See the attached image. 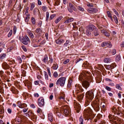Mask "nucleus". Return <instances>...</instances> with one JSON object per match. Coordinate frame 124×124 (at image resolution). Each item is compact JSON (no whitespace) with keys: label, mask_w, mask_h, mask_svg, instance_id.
<instances>
[{"label":"nucleus","mask_w":124,"mask_h":124,"mask_svg":"<svg viewBox=\"0 0 124 124\" xmlns=\"http://www.w3.org/2000/svg\"><path fill=\"white\" fill-rule=\"evenodd\" d=\"M84 115L87 118V119L88 120L89 119L91 120L95 116L93 111L90 109H85L84 111Z\"/></svg>","instance_id":"1"},{"label":"nucleus","mask_w":124,"mask_h":124,"mask_svg":"<svg viewBox=\"0 0 124 124\" xmlns=\"http://www.w3.org/2000/svg\"><path fill=\"white\" fill-rule=\"evenodd\" d=\"M61 110L66 116H70L71 114L70 108L68 106L66 105L61 107Z\"/></svg>","instance_id":"2"},{"label":"nucleus","mask_w":124,"mask_h":124,"mask_svg":"<svg viewBox=\"0 0 124 124\" xmlns=\"http://www.w3.org/2000/svg\"><path fill=\"white\" fill-rule=\"evenodd\" d=\"M96 28L93 25H90L87 26L85 33L88 36H89L91 35V32L96 29Z\"/></svg>","instance_id":"3"},{"label":"nucleus","mask_w":124,"mask_h":124,"mask_svg":"<svg viewBox=\"0 0 124 124\" xmlns=\"http://www.w3.org/2000/svg\"><path fill=\"white\" fill-rule=\"evenodd\" d=\"M86 100L91 101L94 98V94L92 90L88 91L86 93Z\"/></svg>","instance_id":"4"},{"label":"nucleus","mask_w":124,"mask_h":124,"mask_svg":"<svg viewBox=\"0 0 124 124\" xmlns=\"http://www.w3.org/2000/svg\"><path fill=\"white\" fill-rule=\"evenodd\" d=\"M19 39L25 45H27L30 42L29 37L27 35H25L24 37L23 36L19 37Z\"/></svg>","instance_id":"5"},{"label":"nucleus","mask_w":124,"mask_h":124,"mask_svg":"<svg viewBox=\"0 0 124 124\" xmlns=\"http://www.w3.org/2000/svg\"><path fill=\"white\" fill-rule=\"evenodd\" d=\"M66 78L65 77H62L59 78L57 81L56 84L57 85H59L61 86H64L65 85Z\"/></svg>","instance_id":"6"},{"label":"nucleus","mask_w":124,"mask_h":124,"mask_svg":"<svg viewBox=\"0 0 124 124\" xmlns=\"http://www.w3.org/2000/svg\"><path fill=\"white\" fill-rule=\"evenodd\" d=\"M74 108L75 110H76L77 113H78L81 109V106L80 104L75 100H74Z\"/></svg>","instance_id":"7"},{"label":"nucleus","mask_w":124,"mask_h":124,"mask_svg":"<svg viewBox=\"0 0 124 124\" xmlns=\"http://www.w3.org/2000/svg\"><path fill=\"white\" fill-rule=\"evenodd\" d=\"M75 93H78L79 92H82L84 91L81 85L79 84H77L75 85Z\"/></svg>","instance_id":"8"},{"label":"nucleus","mask_w":124,"mask_h":124,"mask_svg":"<svg viewBox=\"0 0 124 124\" xmlns=\"http://www.w3.org/2000/svg\"><path fill=\"white\" fill-rule=\"evenodd\" d=\"M66 20L64 22L65 24H70L74 20V18L71 17H69L67 16L65 18Z\"/></svg>","instance_id":"9"},{"label":"nucleus","mask_w":124,"mask_h":124,"mask_svg":"<svg viewBox=\"0 0 124 124\" xmlns=\"http://www.w3.org/2000/svg\"><path fill=\"white\" fill-rule=\"evenodd\" d=\"M44 104V99L42 97H40L38 100V104L39 106L40 107H42Z\"/></svg>","instance_id":"10"},{"label":"nucleus","mask_w":124,"mask_h":124,"mask_svg":"<svg viewBox=\"0 0 124 124\" xmlns=\"http://www.w3.org/2000/svg\"><path fill=\"white\" fill-rule=\"evenodd\" d=\"M116 66V65L115 63L114 62L112 63L110 65H107L106 67V69L108 70H110L114 68Z\"/></svg>","instance_id":"11"},{"label":"nucleus","mask_w":124,"mask_h":124,"mask_svg":"<svg viewBox=\"0 0 124 124\" xmlns=\"http://www.w3.org/2000/svg\"><path fill=\"white\" fill-rule=\"evenodd\" d=\"M24 82L25 85L26 86H27L29 89H31L32 84L31 82L27 80L24 81Z\"/></svg>","instance_id":"12"},{"label":"nucleus","mask_w":124,"mask_h":124,"mask_svg":"<svg viewBox=\"0 0 124 124\" xmlns=\"http://www.w3.org/2000/svg\"><path fill=\"white\" fill-rule=\"evenodd\" d=\"M82 85L84 87L85 89H87L89 86L90 84L89 82L87 81L84 80L82 82Z\"/></svg>","instance_id":"13"},{"label":"nucleus","mask_w":124,"mask_h":124,"mask_svg":"<svg viewBox=\"0 0 124 124\" xmlns=\"http://www.w3.org/2000/svg\"><path fill=\"white\" fill-rule=\"evenodd\" d=\"M55 42L56 44L59 45L61 44L64 42V40L61 37L58 38L57 39L55 40Z\"/></svg>","instance_id":"14"},{"label":"nucleus","mask_w":124,"mask_h":124,"mask_svg":"<svg viewBox=\"0 0 124 124\" xmlns=\"http://www.w3.org/2000/svg\"><path fill=\"white\" fill-rule=\"evenodd\" d=\"M17 106L20 108H23L27 107V105L24 103L22 104L21 102L18 101L17 102Z\"/></svg>","instance_id":"15"},{"label":"nucleus","mask_w":124,"mask_h":124,"mask_svg":"<svg viewBox=\"0 0 124 124\" xmlns=\"http://www.w3.org/2000/svg\"><path fill=\"white\" fill-rule=\"evenodd\" d=\"M100 105L99 104L97 103L95 104L93 108L97 112L100 109Z\"/></svg>","instance_id":"16"},{"label":"nucleus","mask_w":124,"mask_h":124,"mask_svg":"<svg viewBox=\"0 0 124 124\" xmlns=\"http://www.w3.org/2000/svg\"><path fill=\"white\" fill-rule=\"evenodd\" d=\"M97 11V9L94 8H89L88 10V11L89 13H96Z\"/></svg>","instance_id":"17"},{"label":"nucleus","mask_w":124,"mask_h":124,"mask_svg":"<svg viewBox=\"0 0 124 124\" xmlns=\"http://www.w3.org/2000/svg\"><path fill=\"white\" fill-rule=\"evenodd\" d=\"M44 75L45 77L46 80L47 81V82H50L51 81V78H48V76L47 72L44 71Z\"/></svg>","instance_id":"18"},{"label":"nucleus","mask_w":124,"mask_h":124,"mask_svg":"<svg viewBox=\"0 0 124 124\" xmlns=\"http://www.w3.org/2000/svg\"><path fill=\"white\" fill-rule=\"evenodd\" d=\"M2 66L3 69L5 70H7L9 69V66L7 63L5 62L2 63Z\"/></svg>","instance_id":"19"},{"label":"nucleus","mask_w":124,"mask_h":124,"mask_svg":"<svg viewBox=\"0 0 124 124\" xmlns=\"http://www.w3.org/2000/svg\"><path fill=\"white\" fill-rule=\"evenodd\" d=\"M101 32L104 34V35L107 37H109L110 36L109 34L106 31L104 30H101Z\"/></svg>","instance_id":"20"},{"label":"nucleus","mask_w":124,"mask_h":124,"mask_svg":"<svg viewBox=\"0 0 124 124\" xmlns=\"http://www.w3.org/2000/svg\"><path fill=\"white\" fill-rule=\"evenodd\" d=\"M85 75L84 74H80L79 76V80L82 81L85 80Z\"/></svg>","instance_id":"21"},{"label":"nucleus","mask_w":124,"mask_h":124,"mask_svg":"<svg viewBox=\"0 0 124 124\" xmlns=\"http://www.w3.org/2000/svg\"><path fill=\"white\" fill-rule=\"evenodd\" d=\"M84 95L82 94L80 95H78L77 96L78 101H80V102L82 101V100L83 98Z\"/></svg>","instance_id":"22"},{"label":"nucleus","mask_w":124,"mask_h":124,"mask_svg":"<svg viewBox=\"0 0 124 124\" xmlns=\"http://www.w3.org/2000/svg\"><path fill=\"white\" fill-rule=\"evenodd\" d=\"M53 116L52 113H50L48 114V119L50 122H52L53 120Z\"/></svg>","instance_id":"23"},{"label":"nucleus","mask_w":124,"mask_h":124,"mask_svg":"<svg viewBox=\"0 0 124 124\" xmlns=\"http://www.w3.org/2000/svg\"><path fill=\"white\" fill-rule=\"evenodd\" d=\"M72 80L71 78L70 79L68 80V84H67V87L68 88H70L71 85Z\"/></svg>","instance_id":"24"},{"label":"nucleus","mask_w":124,"mask_h":124,"mask_svg":"<svg viewBox=\"0 0 124 124\" xmlns=\"http://www.w3.org/2000/svg\"><path fill=\"white\" fill-rule=\"evenodd\" d=\"M35 31L37 34L39 35H40L42 32L41 29L39 28H37L36 30Z\"/></svg>","instance_id":"25"},{"label":"nucleus","mask_w":124,"mask_h":124,"mask_svg":"<svg viewBox=\"0 0 124 124\" xmlns=\"http://www.w3.org/2000/svg\"><path fill=\"white\" fill-rule=\"evenodd\" d=\"M26 16L25 17V21L26 22H28L30 19V15L29 14H27L25 15Z\"/></svg>","instance_id":"26"},{"label":"nucleus","mask_w":124,"mask_h":124,"mask_svg":"<svg viewBox=\"0 0 124 124\" xmlns=\"http://www.w3.org/2000/svg\"><path fill=\"white\" fill-rule=\"evenodd\" d=\"M84 118L82 116H81L79 119V124H83Z\"/></svg>","instance_id":"27"},{"label":"nucleus","mask_w":124,"mask_h":124,"mask_svg":"<svg viewBox=\"0 0 124 124\" xmlns=\"http://www.w3.org/2000/svg\"><path fill=\"white\" fill-rule=\"evenodd\" d=\"M111 61V60L110 59L108 58H106L104 60V61L105 63H109Z\"/></svg>","instance_id":"28"},{"label":"nucleus","mask_w":124,"mask_h":124,"mask_svg":"<svg viewBox=\"0 0 124 124\" xmlns=\"http://www.w3.org/2000/svg\"><path fill=\"white\" fill-rule=\"evenodd\" d=\"M49 14L48 12H47L46 14V21L48 22L49 18Z\"/></svg>","instance_id":"29"},{"label":"nucleus","mask_w":124,"mask_h":124,"mask_svg":"<svg viewBox=\"0 0 124 124\" xmlns=\"http://www.w3.org/2000/svg\"><path fill=\"white\" fill-rule=\"evenodd\" d=\"M17 117L18 118V119H17V120H16V123H17L18 124H20L21 122V118L19 117H16V118H17Z\"/></svg>","instance_id":"30"},{"label":"nucleus","mask_w":124,"mask_h":124,"mask_svg":"<svg viewBox=\"0 0 124 124\" xmlns=\"http://www.w3.org/2000/svg\"><path fill=\"white\" fill-rule=\"evenodd\" d=\"M48 58L46 55H45L44 57V59L42 60L43 62L45 63L47 61Z\"/></svg>","instance_id":"31"},{"label":"nucleus","mask_w":124,"mask_h":124,"mask_svg":"<svg viewBox=\"0 0 124 124\" xmlns=\"http://www.w3.org/2000/svg\"><path fill=\"white\" fill-rule=\"evenodd\" d=\"M95 29V30H94L93 33L95 36H97L99 35V33L98 30L96 29Z\"/></svg>","instance_id":"32"},{"label":"nucleus","mask_w":124,"mask_h":124,"mask_svg":"<svg viewBox=\"0 0 124 124\" xmlns=\"http://www.w3.org/2000/svg\"><path fill=\"white\" fill-rule=\"evenodd\" d=\"M107 14L108 17L110 18L112 21H113V20L112 17L111 15L110 12L108 11H107Z\"/></svg>","instance_id":"33"},{"label":"nucleus","mask_w":124,"mask_h":124,"mask_svg":"<svg viewBox=\"0 0 124 124\" xmlns=\"http://www.w3.org/2000/svg\"><path fill=\"white\" fill-rule=\"evenodd\" d=\"M69 6L68 7L72 8L74 10H76V8L74 7V6L71 3H69Z\"/></svg>","instance_id":"34"},{"label":"nucleus","mask_w":124,"mask_h":124,"mask_svg":"<svg viewBox=\"0 0 124 124\" xmlns=\"http://www.w3.org/2000/svg\"><path fill=\"white\" fill-rule=\"evenodd\" d=\"M58 66L56 63L54 64L52 67L54 70H56L58 67Z\"/></svg>","instance_id":"35"},{"label":"nucleus","mask_w":124,"mask_h":124,"mask_svg":"<svg viewBox=\"0 0 124 124\" xmlns=\"http://www.w3.org/2000/svg\"><path fill=\"white\" fill-rule=\"evenodd\" d=\"M6 54H2L0 55V59H4L6 56Z\"/></svg>","instance_id":"36"},{"label":"nucleus","mask_w":124,"mask_h":124,"mask_svg":"<svg viewBox=\"0 0 124 124\" xmlns=\"http://www.w3.org/2000/svg\"><path fill=\"white\" fill-rule=\"evenodd\" d=\"M69 40H67L65 43H64V44L63 46L64 48H65L66 47L68 46V45L69 44Z\"/></svg>","instance_id":"37"},{"label":"nucleus","mask_w":124,"mask_h":124,"mask_svg":"<svg viewBox=\"0 0 124 124\" xmlns=\"http://www.w3.org/2000/svg\"><path fill=\"white\" fill-rule=\"evenodd\" d=\"M61 19V17H59L57 18V19L55 20V22L56 23H58Z\"/></svg>","instance_id":"38"},{"label":"nucleus","mask_w":124,"mask_h":124,"mask_svg":"<svg viewBox=\"0 0 124 124\" xmlns=\"http://www.w3.org/2000/svg\"><path fill=\"white\" fill-rule=\"evenodd\" d=\"M121 59V57L120 55H117L116 58V60L118 61L120 60Z\"/></svg>","instance_id":"39"},{"label":"nucleus","mask_w":124,"mask_h":124,"mask_svg":"<svg viewBox=\"0 0 124 124\" xmlns=\"http://www.w3.org/2000/svg\"><path fill=\"white\" fill-rule=\"evenodd\" d=\"M55 16L56 15L55 14L51 15L49 17V20H51L53 19Z\"/></svg>","instance_id":"40"},{"label":"nucleus","mask_w":124,"mask_h":124,"mask_svg":"<svg viewBox=\"0 0 124 124\" xmlns=\"http://www.w3.org/2000/svg\"><path fill=\"white\" fill-rule=\"evenodd\" d=\"M31 21L32 24L33 25H34L35 23V20L33 17H32L31 18Z\"/></svg>","instance_id":"41"},{"label":"nucleus","mask_w":124,"mask_h":124,"mask_svg":"<svg viewBox=\"0 0 124 124\" xmlns=\"http://www.w3.org/2000/svg\"><path fill=\"white\" fill-rule=\"evenodd\" d=\"M114 19L116 23L117 24H118V20L116 16H114Z\"/></svg>","instance_id":"42"},{"label":"nucleus","mask_w":124,"mask_h":124,"mask_svg":"<svg viewBox=\"0 0 124 124\" xmlns=\"http://www.w3.org/2000/svg\"><path fill=\"white\" fill-rule=\"evenodd\" d=\"M112 111L116 113V112H117V109L115 107H113L112 108Z\"/></svg>","instance_id":"43"},{"label":"nucleus","mask_w":124,"mask_h":124,"mask_svg":"<svg viewBox=\"0 0 124 124\" xmlns=\"http://www.w3.org/2000/svg\"><path fill=\"white\" fill-rule=\"evenodd\" d=\"M47 8L45 6H43L42 7V10L44 12L47 11Z\"/></svg>","instance_id":"44"},{"label":"nucleus","mask_w":124,"mask_h":124,"mask_svg":"<svg viewBox=\"0 0 124 124\" xmlns=\"http://www.w3.org/2000/svg\"><path fill=\"white\" fill-rule=\"evenodd\" d=\"M60 0H56L55 1V6H58L60 4Z\"/></svg>","instance_id":"45"},{"label":"nucleus","mask_w":124,"mask_h":124,"mask_svg":"<svg viewBox=\"0 0 124 124\" xmlns=\"http://www.w3.org/2000/svg\"><path fill=\"white\" fill-rule=\"evenodd\" d=\"M12 32L13 31L12 30H11L10 31L9 33L8 34V37H9L11 36L12 33Z\"/></svg>","instance_id":"46"},{"label":"nucleus","mask_w":124,"mask_h":124,"mask_svg":"<svg viewBox=\"0 0 124 124\" xmlns=\"http://www.w3.org/2000/svg\"><path fill=\"white\" fill-rule=\"evenodd\" d=\"M112 45L110 42L109 43H107L106 46L109 48H111L112 47Z\"/></svg>","instance_id":"47"},{"label":"nucleus","mask_w":124,"mask_h":124,"mask_svg":"<svg viewBox=\"0 0 124 124\" xmlns=\"http://www.w3.org/2000/svg\"><path fill=\"white\" fill-rule=\"evenodd\" d=\"M102 115L100 114H98L97 116L96 117L98 119H100L102 117Z\"/></svg>","instance_id":"48"},{"label":"nucleus","mask_w":124,"mask_h":124,"mask_svg":"<svg viewBox=\"0 0 124 124\" xmlns=\"http://www.w3.org/2000/svg\"><path fill=\"white\" fill-rule=\"evenodd\" d=\"M93 4L92 3H90L89 2H88L87 4V5L88 7H93Z\"/></svg>","instance_id":"49"},{"label":"nucleus","mask_w":124,"mask_h":124,"mask_svg":"<svg viewBox=\"0 0 124 124\" xmlns=\"http://www.w3.org/2000/svg\"><path fill=\"white\" fill-rule=\"evenodd\" d=\"M116 87L117 89L121 90L122 89L120 87V85L118 84H117L116 85Z\"/></svg>","instance_id":"50"},{"label":"nucleus","mask_w":124,"mask_h":124,"mask_svg":"<svg viewBox=\"0 0 124 124\" xmlns=\"http://www.w3.org/2000/svg\"><path fill=\"white\" fill-rule=\"evenodd\" d=\"M87 101H86L85 103V106H87L89 104V103L90 102V101L89 100H86Z\"/></svg>","instance_id":"51"},{"label":"nucleus","mask_w":124,"mask_h":124,"mask_svg":"<svg viewBox=\"0 0 124 124\" xmlns=\"http://www.w3.org/2000/svg\"><path fill=\"white\" fill-rule=\"evenodd\" d=\"M70 61V60L69 59H67L63 62V63L64 64H66L68 63Z\"/></svg>","instance_id":"52"},{"label":"nucleus","mask_w":124,"mask_h":124,"mask_svg":"<svg viewBox=\"0 0 124 124\" xmlns=\"http://www.w3.org/2000/svg\"><path fill=\"white\" fill-rule=\"evenodd\" d=\"M119 107H117V112L116 113L117 115H119L121 113V110L120 109H119Z\"/></svg>","instance_id":"53"},{"label":"nucleus","mask_w":124,"mask_h":124,"mask_svg":"<svg viewBox=\"0 0 124 124\" xmlns=\"http://www.w3.org/2000/svg\"><path fill=\"white\" fill-rule=\"evenodd\" d=\"M37 111L38 113L40 114L42 112V110L39 108H38L37 109Z\"/></svg>","instance_id":"54"},{"label":"nucleus","mask_w":124,"mask_h":124,"mask_svg":"<svg viewBox=\"0 0 124 124\" xmlns=\"http://www.w3.org/2000/svg\"><path fill=\"white\" fill-rule=\"evenodd\" d=\"M49 59L50 60L49 61V62L50 64H52L53 62V59L52 58H50V57H49Z\"/></svg>","instance_id":"55"},{"label":"nucleus","mask_w":124,"mask_h":124,"mask_svg":"<svg viewBox=\"0 0 124 124\" xmlns=\"http://www.w3.org/2000/svg\"><path fill=\"white\" fill-rule=\"evenodd\" d=\"M116 53V50L115 49H113L112 50V54L113 55H115Z\"/></svg>","instance_id":"56"},{"label":"nucleus","mask_w":124,"mask_h":124,"mask_svg":"<svg viewBox=\"0 0 124 124\" xmlns=\"http://www.w3.org/2000/svg\"><path fill=\"white\" fill-rule=\"evenodd\" d=\"M107 42H103L101 44V46L102 47H104L105 46H106Z\"/></svg>","instance_id":"57"},{"label":"nucleus","mask_w":124,"mask_h":124,"mask_svg":"<svg viewBox=\"0 0 124 124\" xmlns=\"http://www.w3.org/2000/svg\"><path fill=\"white\" fill-rule=\"evenodd\" d=\"M22 48L24 51L26 52L27 51V49L26 48V47L24 46H22Z\"/></svg>","instance_id":"58"},{"label":"nucleus","mask_w":124,"mask_h":124,"mask_svg":"<svg viewBox=\"0 0 124 124\" xmlns=\"http://www.w3.org/2000/svg\"><path fill=\"white\" fill-rule=\"evenodd\" d=\"M54 76L56 78L58 77V75L56 72H54L53 74Z\"/></svg>","instance_id":"59"},{"label":"nucleus","mask_w":124,"mask_h":124,"mask_svg":"<svg viewBox=\"0 0 124 124\" xmlns=\"http://www.w3.org/2000/svg\"><path fill=\"white\" fill-rule=\"evenodd\" d=\"M34 7V5L33 4H31V10H32Z\"/></svg>","instance_id":"60"},{"label":"nucleus","mask_w":124,"mask_h":124,"mask_svg":"<svg viewBox=\"0 0 124 124\" xmlns=\"http://www.w3.org/2000/svg\"><path fill=\"white\" fill-rule=\"evenodd\" d=\"M78 8L79 10L82 11H83L84 10V9L80 7H78Z\"/></svg>","instance_id":"61"},{"label":"nucleus","mask_w":124,"mask_h":124,"mask_svg":"<svg viewBox=\"0 0 124 124\" xmlns=\"http://www.w3.org/2000/svg\"><path fill=\"white\" fill-rule=\"evenodd\" d=\"M53 97L54 96L53 95V94L52 93L51 95L50 96L49 98L50 100H52L53 99Z\"/></svg>","instance_id":"62"},{"label":"nucleus","mask_w":124,"mask_h":124,"mask_svg":"<svg viewBox=\"0 0 124 124\" xmlns=\"http://www.w3.org/2000/svg\"><path fill=\"white\" fill-rule=\"evenodd\" d=\"M34 83L35 85H38L39 84V81L38 80L35 81H34Z\"/></svg>","instance_id":"63"},{"label":"nucleus","mask_w":124,"mask_h":124,"mask_svg":"<svg viewBox=\"0 0 124 124\" xmlns=\"http://www.w3.org/2000/svg\"><path fill=\"white\" fill-rule=\"evenodd\" d=\"M105 88L107 90L109 91H110L111 89L108 86H106Z\"/></svg>","instance_id":"64"}]
</instances>
